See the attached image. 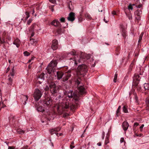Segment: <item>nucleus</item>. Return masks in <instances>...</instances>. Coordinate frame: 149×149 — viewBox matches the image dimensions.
I'll list each match as a JSON object with an SVG mask.
<instances>
[{
  "instance_id": "obj_1",
  "label": "nucleus",
  "mask_w": 149,
  "mask_h": 149,
  "mask_svg": "<svg viewBox=\"0 0 149 149\" xmlns=\"http://www.w3.org/2000/svg\"><path fill=\"white\" fill-rule=\"evenodd\" d=\"M58 99L59 101L61 102V100H63V102L61 103L57 107V111L62 110V111H65L67 109L70 107V104L69 102L65 99H62L61 95H59Z\"/></svg>"
},
{
  "instance_id": "obj_2",
  "label": "nucleus",
  "mask_w": 149,
  "mask_h": 149,
  "mask_svg": "<svg viewBox=\"0 0 149 149\" xmlns=\"http://www.w3.org/2000/svg\"><path fill=\"white\" fill-rule=\"evenodd\" d=\"M81 79L80 77H78L75 80L76 84L77 85L79 94L80 95H83L86 93V91L84 86L81 82Z\"/></svg>"
},
{
  "instance_id": "obj_3",
  "label": "nucleus",
  "mask_w": 149,
  "mask_h": 149,
  "mask_svg": "<svg viewBox=\"0 0 149 149\" xmlns=\"http://www.w3.org/2000/svg\"><path fill=\"white\" fill-rule=\"evenodd\" d=\"M50 90L52 95L56 96L58 94V88L56 86L54 82L50 83L49 85Z\"/></svg>"
},
{
  "instance_id": "obj_4",
  "label": "nucleus",
  "mask_w": 149,
  "mask_h": 149,
  "mask_svg": "<svg viewBox=\"0 0 149 149\" xmlns=\"http://www.w3.org/2000/svg\"><path fill=\"white\" fill-rule=\"evenodd\" d=\"M88 70L87 66L85 64H82L79 65L77 68V73L78 75H81L86 72Z\"/></svg>"
},
{
  "instance_id": "obj_5",
  "label": "nucleus",
  "mask_w": 149,
  "mask_h": 149,
  "mask_svg": "<svg viewBox=\"0 0 149 149\" xmlns=\"http://www.w3.org/2000/svg\"><path fill=\"white\" fill-rule=\"evenodd\" d=\"M57 60H53L49 64L46 69L49 74H50L52 71H54L53 68L56 66Z\"/></svg>"
},
{
  "instance_id": "obj_6",
  "label": "nucleus",
  "mask_w": 149,
  "mask_h": 149,
  "mask_svg": "<svg viewBox=\"0 0 149 149\" xmlns=\"http://www.w3.org/2000/svg\"><path fill=\"white\" fill-rule=\"evenodd\" d=\"M65 95H67L69 98H73L76 101L78 100L79 97L78 95L74 93H73L72 91L66 92Z\"/></svg>"
},
{
  "instance_id": "obj_7",
  "label": "nucleus",
  "mask_w": 149,
  "mask_h": 149,
  "mask_svg": "<svg viewBox=\"0 0 149 149\" xmlns=\"http://www.w3.org/2000/svg\"><path fill=\"white\" fill-rule=\"evenodd\" d=\"M61 128L59 127H58L54 128L51 129L49 130V132L51 134H55L57 136H58V134L57 133L61 130Z\"/></svg>"
},
{
  "instance_id": "obj_8",
  "label": "nucleus",
  "mask_w": 149,
  "mask_h": 149,
  "mask_svg": "<svg viewBox=\"0 0 149 149\" xmlns=\"http://www.w3.org/2000/svg\"><path fill=\"white\" fill-rule=\"evenodd\" d=\"M13 69L12 72L9 75V78L8 79L7 84L9 85H12L13 77L14 75V72Z\"/></svg>"
},
{
  "instance_id": "obj_9",
  "label": "nucleus",
  "mask_w": 149,
  "mask_h": 149,
  "mask_svg": "<svg viewBox=\"0 0 149 149\" xmlns=\"http://www.w3.org/2000/svg\"><path fill=\"white\" fill-rule=\"evenodd\" d=\"M71 70H69L68 71L65 73V76L63 78V81H67L68 79L70 77L71 75Z\"/></svg>"
},
{
  "instance_id": "obj_10",
  "label": "nucleus",
  "mask_w": 149,
  "mask_h": 149,
  "mask_svg": "<svg viewBox=\"0 0 149 149\" xmlns=\"http://www.w3.org/2000/svg\"><path fill=\"white\" fill-rule=\"evenodd\" d=\"M58 41L54 39L52 41V48L53 50H56L58 48Z\"/></svg>"
},
{
  "instance_id": "obj_11",
  "label": "nucleus",
  "mask_w": 149,
  "mask_h": 149,
  "mask_svg": "<svg viewBox=\"0 0 149 149\" xmlns=\"http://www.w3.org/2000/svg\"><path fill=\"white\" fill-rule=\"evenodd\" d=\"M75 14L73 12L70 13L67 17L68 20L71 22L73 21L75 19Z\"/></svg>"
},
{
  "instance_id": "obj_12",
  "label": "nucleus",
  "mask_w": 149,
  "mask_h": 149,
  "mask_svg": "<svg viewBox=\"0 0 149 149\" xmlns=\"http://www.w3.org/2000/svg\"><path fill=\"white\" fill-rule=\"evenodd\" d=\"M51 24L56 27L60 28L61 26L59 22L57 19L54 20L51 23Z\"/></svg>"
},
{
  "instance_id": "obj_13",
  "label": "nucleus",
  "mask_w": 149,
  "mask_h": 149,
  "mask_svg": "<svg viewBox=\"0 0 149 149\" xmlns=\"http://www.w3.org/2000/svg\"><path fill=\"white\" fill-rule=\"evenodd\" d=\"M142 13V11L141 10V9L139 10H137L135 12V14L136 16H137V17H136V18L137 20H140V15Z\"/></svg>"
},
{
  "instance_id": "obj_14",
  "label": "nucleus",
  "mask_w": 149,
  "mask_h": 149,
  "mask_svg": "<svg viewBox=\"0 0 149 149\" xmlns=\"http://www.w3.org/2000/svg\"><path fill=\"white\" fill-rule=\"evenodd\" d=\"M129 127V124L127 122H124L122 124L123 128L125 131H126L127 129Z\"/></svg>"
},
{
  "instance_id": "obj_15",
  "label": "nucleus",
  "mask_w": 149,
  "mask_h": 149,
  "mask_svg": "<svg viewBox=\"0 0 149 149\" xmlns=\"http://www.w3.org/2000/svg\"><path fill=\"white\" fill-rule=\"evenodd\" d=\"M63 73L60 71H58L56 72V75L57 77V79L58 80L61 79L63 75Z\"/></svg>"
},
{
  "instance_id": "obj_16",
  "label": "nucleus",
  "mask_w": 149,
  "mask_h": 149,
  "mask_svg": "<svg viewBox=\"0 0 149 149\" xmlns=\"http://www.w3.org/2000/svg\"><path fill=\"white\" fill-rule=\"evenodd\" d=\"M70 60H71L70 63L71 62L73 63H74V65H77V61H78V62H80V60H77V59H76L75 57H74L73 58H71L70 59Z\"/></svg>"
},
{
  "instance_id": "obj_17",
  "label": "nucleus",
  "mask_w": 149,
  "mask_h": 149,
  "mask_svg": "<svg viewBox=\"0 0 149 149\" xmlns=\"http://www.w3.org/2000/svg\"><path fill=\"white\" fill-rule=\"evenodd\" d=\"M127 8L126 7H125L124 8V10L125 13V14H126L127 16L128 17L129 19L131 20L132 19V16L131 13H130L129 14H127Z\"/></svg>"
},
{
  "instance_id": "obj_18",
  "label": "nucleus",
  "mask_w": 149,
  "mask_h": 149,
  "mask_svg": "<svg viewBox=\"0 0 149 149\" xmlns=\"http://www.w3.org/2000/svg\"><path fill=\"white\" fill-rule=\"evenodd\" d=\"M13 43L17 47H18L19 46L20 41L17 38L14 40Z\"/></svg>"
},
{
  "instance_id": "obj_19",
  "label": "nucleus",
  "mask_w": 149,
  "mask_h": 149,
  "mask_svg": "<svg viewBox=\"0 0 149 149\" xmlns=\"http://www.w3.org/2000/svg\"><path fill=\"white\" fill-rule=\"evenodd\" d=\"M52 99L50 98L48 99L44 102L43 103L47 105H48L51 103Z\"/></svg>"
},
{
  "instance_id": "obj_20",
  "label": "nucleus",
  "mask_w": 149,
  "mask_h": 149,
  "mask_svg": "<svg viewBox=\"0 0 149 149\" xmlns=\"http://www.w3.org/2000/svg\"><path fill=\"white\" fill-rule=\"evenodd\" d=\"M146 110L149 111V96L146 98Z\"/></svg>"
},
{
  "instance_id": "obj_21",
  "label": "nucleus",
  "mask_w": 149,
  "mask_h": 149,
  "mask_svg": "<svg viewBox=\"0 0 149 149\" xmlns=\"http://www.w3.org/2000/svg\"><path fill=\"white\" fill-rule=\"evenodd\" d=\"M33 97L36 102L37 101V89H36L33 94Z\"/></svg>"
},
{
  "instance_id": "obj_22",
  "label": "nucleus",
  "mask_w": 149,
  "mask_h": 149,
  "mask_svg": "<svg viewBox=\"0 0 149 149\" xmlns=\"http://www.w3.org/2000/svg\"><path fill=\"white\" fill-rule=\"evenodd\" d=\"M140 80V76L139 75L135 74L133 77L134 81H139Z\"/></svg>"
},
{
  "instance_id": "obj_23",
  "label": "nucleus",
  "mask_w": 149,
  "mask_h": 149,
  "mask_svg": "<svg viewBox=\"0 0 149 149\" xmlns=\"http://www.w3.org/2000/svg\"><path fill=\"white\" fill-rule=\"evenodd\" d=\"M109 135L108 134L106 136L105 139V140L104 142V144L106 145L107 143H109Z\"/></svg>"
},
{
  "instance_id": "obj_24",
  "label": "nucleus",
  "mask_w": 149,
  "mask_h": 149,
  "mask_svg": "<svg viewBox=\"0 0 149 149\" xmlns=\"http://www.w3.org/2000/svg\"><path fill=\"white\" fill-rule=\"evenodd\" d=\"M83 55H84L85 56V58L86 59H88L90 57V54H87L82 53L81 54V56H83Z\"/></svg>"
},
{
  "instance_id": "obj_25",
  "label": "nucleus",
  "mask_w": 149,
  "mask_h": 149,
  "mask_svg": "<svg viewBox=\"0 0 149 149\" xmlns=\"http://www.w3.org/2000/svg\"><path fill=\"white\" fill-rule=\"evenodd\" d=\"M44 73H42L38 77V78L40 79H42V80H43L44 79Z\"/></svg>"
},
{
  "instance_id": "obj_26",
  "label": "nucleus",
  "mask_w": 149,
  "mask_h": 149,
  "mask_svg": "<svg viewBox=\"0 0 149 149\" xmlns=\"http://www.w3.org/2000/svg\"><path fill=\"white\" fill-rule=\"evenodd\" d=\"M85 16L87 19H91V16L88 13H86L85 15Z\"/></svg>"
},
{
  "instance_id": "obj_27",
  "label": "nucleus",
  "mask_w": 149,
  "mask_h": 149,
  "mask_svg": "<svg viewBox=\"0 0 149 149\" xmlns=\"http://www.w3.org/2000/svg\"><path fill=\"white\" fill-rule=\"evenodd\" d=\"M70 54H71L74 56H77L78 55V54L74 50H73L70 52Z\"/></svg>"
},
{
  "instance_id": "obj_28",
  "label": "nucleus",
  "mask_w": 149,
  "mask_h": 149,
  "mask_svg": "<svg viewBox=\"0 0 149 149\" xmlns=\"http://www.w3.org/2000/svg\"><path fill=\"white\" fill-rule=\"evenodd\" d=\"M17 132L18 133L20 134H23L24 133V131L21 129H18L17 130Z\"/></svg>"
},
{
  "instance_id": "obj_29",
  "label": "nucleus",
  "mask_w": 149,
  "mask_h": 149,
  "mask_svg": "<svg viewBox=\"0 0 149 149\" xmlns=\"http://www.w3.org/2000/svg\"><path fill=\"white\" fill-rule=\"evenodd\" d=\"M38 100L40 98L42 95V93L38 89Z\"/></svg>"
},
{
  "instance_id": "obj_30",
  "label": "nucleus",
  "mask_w": 149,
  "mask_h": 149,
  "mask_svg": "<svg viewBox=\"0 0 149 149\" xmlns=\"http://www.w3.org/2000/svg\"><path fill=\"white\" fill-rule=\"evenodd\" d=\"M139 81H134V80H133V85L134 86H138V85L139 84Z\"/></svg>"
},
{
  "instance_id": "obj_31",
  "label": "nucleus",
  "mask_w": 149,
  "mask_h": 149,
  "mask_svg": "<svg viewBox=\"0 0 149 149\" xmlns=\"http://www.w3.org/2000/svg\"><path fill=\"white\" fill-rule=\"evenodd\" d=\"M143 34H144V33L143 32H142L141 33V34L139 36V40H138L139 42H140L141 41Z\"/></svg>"
},
{
  "instance_id": "obj_32",
  "label": "nucleus",
  "mask_w": 149,
  "mask_h": 149,
  "mask_svg": "<svg viewBox=\"0 0 149 149\" xmlns=\"http://www.w3.org/2000/svg\"><path fill=\"white\" fill-rule=\"evenodd\" d=\"M123 112L125 113L128 112L127 109L125 106H124L123 108Z\"/></svg>"
},
{
  "instance_id": "obj_33",
  "label": "nucleus",
  "mask_w": 149,
  "mask_h": 149,
  "mask_svg": "<svg viewBox=\"0 0 149 149\" xmlns=\"http://www.w3.org/2000/svg\"><path fill=\"white\" fill-rule=\"evenodd\" d=\"M149 85L148 84L145 83L144 84V88L145 90H148V89Z\"/></svg>"
},
{
  "instance_id": "obj_34",
  "label": "nucleus",
  "mask_w": 149,
  "mask_h": 149,
  "mask_svg": "<svg viewBox=\"0 0 149 149\" xmlns=\"http://www.w3.org/2000/svg\"><path fill=\"white\" fill-rule=\"evenodd\" d=\"M25 14L26 17L25 18V19L26 20L29 17V13L28 12H25Z\"/></svg>"
},
{
  "instance_id": "obj_35",
  "label": "nucleus",
  "mask_w": 149,
  "mask_h": 149,
  "mask_svg": "<svg viewBox=\"0 0 149 149\" xmlns=\"http://www.w3.org/2000/svg\"><path fill=\"white\" fill-rule=\"evenodd\" d=\"M117 77L118 74L116 73L115 75L114 78L113 80V81L114 82H116V79L117 78Z\"/></svg>"
},
{
  "instance_id": "obj_36",
  "label": "nucleus",
  "mask_w": 149,
  "mask_h": 149,
  "mask_svg": "<svg viewBox=\"0 0 149 149\" xmlns=\"http://www.w3.org/2000/svg\"><path fill=\"white\" fill-rule=\"evenodd\" d=\"M24 55L26 56H28L30 55V53L27 51H25L24 53Z\"/></svg>"
},
{
  "instance_id": "obj_37",
  "label": "nucleus",
  "mask_w": 149,
  "mask_h": 149,
  "mask_svg": "<svg viewBox=\"0 0 149 149\" xmlns=\"http://www.w3.org/2000/svg\"><path fill=\"white\" fill-rule=\"evenodd\" d=\"M121 108V106H119L118 107V109H117V111H116V115H117V116H118V113L119 112L120 110V109Z\"/></svg>"
},
{
  "instance_id": "obj_38",
  "label": "nucleus",
  "mask_w": 149,
  "mask_h": 149,
  "mask_svg": "<svg viewBox=\"0 0 149 149\" xmlns=\"http://www.w3.org/2000/svg\"><path fill=\"white\" fill-rule=\"evenodd\" d=\"M122 35L123 37L124 38V39L126 38V32L125 31H123V33H122Z\"/></svg>"
},
{
  "instance_id": "obj_39",
  "label": "nucleus",
  "mask_w": 149,
  "mask_h": 149,
  "mask_svg": "<svg viewBox=\"0 0 149 149\" xmlns=\"http://www.w3.org/2000/svg\"><path fill=\"white\" fill-rule=\"evenodd\" d=\"M59 20L61 22H65V18L64 17H62Z\"/></svg>"
},
{
  "instance_id": "obj_40",
  "label": "nucleus",
  "mask_w": 149,
  "mask_h": 149,
  "mask_svg": "<svg viewBox=\"0 0 149 149\" xmlns=\"http://www.w3.org/2000/svg\"><path fill=\"white\" fill-rule=\"evenodd\" d=\"M54 5H52V6H50L49 7V8L50 9H51V10L52 12H53V11L54 10Z\"/></svg>"
},
{
  "instance_id": "obj_41",
  "label": "nucleus",
  "mask_w": 149,
  "mask_h": 149,
  "mask_svg": "<svg viewBox=\"0 0 149 149\" xmlns=\"http://www.w3.org/2000/svg\"><path fill=\"white\" fill-rule=\"evenodd\" d=\"M2 101V94L0 92V107L1 105V102Z\"/></svg>"
},
{
  "instance_id": "obj_42",
  "label": "nucleus",
  "mask_w": 149,
  "mask_h": 149,
  "mask_svg": "<svg viewBox=\"0 0 149 149\" xmlns=\"http://www.w3.org/2000/svg\"><path fill=\"white\" fill-rule=\"evenodd\" d=\"M35 41L33 39H30V42L31 44H33L34 43Z\"/></svg>"
},
{
  "instance_id": "obj_43",
  "label": "nucleus",
  "mask_w": 149,
  "mask_h": 149,
  "mask_svg": "<svg viewBox=\"0 0 149 149\" xmlns=\"http://www.w3.org/2000/svg\"><path fill=\"white\" fill-rule=\"evenodd\" d=\"M128 8L129 10H132L133 9V7H132V6L131 5V4H130L128 7Z\"/></svg>"
},
{
  "instance_id": "obj_44",
  "label": "nucleus",
  "mask_w": 149,
  "mask_h": 149,
  "mask_svg": "<svg viewBox=\"0 0 149 149\" xmlns=\"http://www.w3.org/2000/svg\"><path fill=\"white\" fill-rule=\"evenodd\" d=\"M136 7L138 8H141L143 7V5L141 4L136 5Z\"/></svg>"
},
{
  "instance_id": "obj_45",
  "label": "nucleus",
  "mask_w": 149,
  "mask_h": 149,
  "mask_svg": "<svg viewBox=\"0 0 149 149\" xmlns=\"http://www.w3.org/2000/svg\"><path fill=\"white\" fill-rule=\"evenodd\" d=\"M57 32L59 34H60L61 33V29L60 28L58 29L57 30Z\"/></svg>"
},
{
  "instance_id": "obj_46",
  "label": "nucleus",
  "mask_w": 149,
  "mask_h": 149,
  "mask_svg": "<svg viewBox=\"0 0 149 149\" xmlns=\"http://www.w3.org/2000/svg\"><path fill=\"white\" fill-rule=\"evenodd\" d=\"M49 1L51 3H53L55 4L56 3V0H49Z\"/></svg>"
},
{
  "instance_id": "obj_47",
  "label": "nucleus",
  "mask_w": 149,
  "mask_h": 149,
  "mask_svg": "<svg viewBox=\"0 0 149 149\" xmlns=\"http://www.w3.org/2000/svg\"><path fill=\"white\" fill-rule=\"evenodd\" d=\"M144 126V125L143 124H142L140 127V130L142 132V129Z\"/></svg>"
},
{
  "instance_id": "obj_48",
  "label": "nucleus",
  "mask_w": 149,
  "mask_h": 149,
  "mask_svg": "<svg viewBox=\"0 0 149 149\" xmlns=\"http://www.w3.org/2000/svg\"><path fill=\"white\" fill-rule=\"evenodd\" d=\"M32 22V19H30L28 20L27 22V24L28 25H29L30 23L31 22Z\"/></svg>"
},
{
  "instance_id": "obj_49",
  "label": "nucleus",
  "mask_w": 149,
  "mask_h": 149,
  "mask_svg": "<svg viewBox=\"0 0 149 149\" xmlns=\"http://www.w3.org/2000/svg\"><path fill=\"white\" fill-rule=\"evenodd\" d=\"M8 149H15V147L14 146H9L8 148Z\"/></svg>"
},
{
  "instance_id": "obj_50",
  "label": "nucleus",
  "mask_w": 149,
  "mask_h": 149,
  "mask_svg": "<svg viewBox=\"0 0 149 149\" xmlns=\"http://www.w3.org/2000/svg\"><path fill=\"white\" fill-rule=\"evenodd\" d=\"M23 99H26V100H27L28 99V97L27 95H24L23 97Z\"/></svg>"
},
{
  "instance_id": "obj_51",
  "label": "nucleus",
  "mask_w": 149,
  "mask_h": 149,
  "mask_svg": "<svg viewBox=\"0 0 149 149\" xmlns=\"http://www.w3.org/2000/svg\"><path fill=\"white\" fill-rule=\"evenodd\" d=\"M105 135V132H103L102 133V139H104V136Z\"/></svg>"
},
{
  "instance_id": "obj_52",
  "label": "nucleus",
  "mask_w": 149,
  "mask_h": 149,
  "mask_svg": "<svg viewBox=\"0 0 149 149\" xmlns=\"http://www.w3.org/2000/svg\"><path fill=\"white\" fill-rule=\"evenodd\" d=\"M49 87L47 86H46L45 88V90L46 91H47L48 90H49Z\"/></svg>"
},
{
  "instance_id": "obj_53",
  "label": "nucleus",
  "mask_w": 149,
  "mask_h": 149,
  "mask_svg": "<svg viewBox=\"0 0 149 149\" xmlns=\"http://www.w3.org/2000/svg\"><path fill=\"white\" fill-rule=\"evenodd\" d=\"M124 141V139L123 138H121L120 139V142L121 143H123Z\"/></svg>"
},
{
  "instance_id": "obj_54",
  "label": "nucleus",
  "mask_w": 149,
  "mask_h": 149,
  "mask_svg": "<svg viewBox=\"0 0 149 149\" xmlns=\"http://www.w3.org/2000/svg\"><path fill=\"white\" fill-rule=\"evenodd\" d=\"M68 115H69V114H68V113H65V114H64V115H63V117H66V116H68Z\"/></svg>"
},
{
  "instance_id": "obj_55",
  "label": "nucleus",
  "mask_w": 149,
  "mask_h": 149,
  "mask_svg": "<svg viewBox=\"0 0 149 149\" xmlns=\"http://www.w3.org/2000/svg\"><path fill=\"white\" fill-rule=\"evenodd\" d=\"M139 125V123H135L134 124V126L136 127Z\"/></svg>"
},
{
  "instance_id": "obj_56",
  "label": "nucleus",
  "mask_w": 149,
  "mask_h": 149,
  "mask_svg": "<svg viewBox=\"0 0 149 149\" xmlns=\"http://www.w3.org/2000/svg\"><path fill=\"white\" fill-rule=\"evenodd\" d=\"M1 104L2 105V106H1V108H3L6 106L3 104V102Z\"/></svg>"
},
{
  "instance_id": "obj_57",
  "label": "nucleus",
  "mask_w": 149,
  "mask_h": 149,
  "mask_svg": "<svg viewBox=\"0 0 149 149\" xmlns=\"http://www.w3.org/2000/svg\"><path fill=\"white\" fill-rule=\"evenodd\" d=\"M93 63H94V64H92V65L91 67H94L95 66V62H94L93 60Z\"/></svg>"
},
{
  "instance_id": "obj_58",
  "label": "nucleus",
  "mask_w": 149,
  "mask_h": 149,
  "mask_svg": "<svg viewBox=\"0 0 149 149\" xmlns=\"http://www.w3.org/2000/svg\"><path fill=\"white\" fill-rule=\"evenodd\" d=\"M112 14L113 15H116V12L115 11H113L112 12Z\"/></svg>"
},
{
  "instance_id": "obj_59",
  "label": "nucleus",
  "mask_w": 149,
  "mask_h": 149,
  "mask_svg": "<svg viewBox=\"0 0 149 149\" xmlns=\"http://www.w3.org/2000/svg\"><path fill=\"white\" fill-rule=\"evenodd\" d=\"M70 149H72L74 148V146H72V145H70Z\"/></svg>"
},
{
  "instance_id": "obj_60",
  "label": "nucleus",
  "mask_w": 149,
  "mask_h": 149,
  "mask_svg": "<svg viewBox=\"0 0 149 149\" xmlns=\"http://www.w3.org/2000/svg\"><path fill=\"white\" fill-rule=\"evenodd\" d=\"M137 90L138 91H139L140 89H141V87H139V86H137Z\"/></svg>"
},
{
  "instance_id": "obj_61",
  "label": "nucleus",
  "mask_w": 149,
  "mask_h": 149,
  "mask_svg": "<svg viewBox=\"0 0 149 149\" xmlns=\"http://www.w3.org/2000/svg\"><path fill=\"white\" fill-rule=\"evenodd\" d=\"M28 147L27 146H24L22 149H27Z\"/></svg>"
},
{
  "instance_id": "obj_62",
  "label": "nucleus",
  "mask_w": 149,
  "mask_h": 149,
  "mask_svg": "<svg viewBox=\"0 0 149 149\" xmlns=\"http://www.w3.org/2000/svg\"><path fill=\"white\" fill-rule=\"evenodd\" d=\"M97 145L99 146H100L101 145V142H100L97 143Z\"/></svg>"
},
{
  "instance_id": "obj_63",
  "label": "nucleus",
  "mask_w": 149,
  "mask_h": 149,
  "mask_svg": "<svg viewBox=\"0 0 149 149\" xmlns=\"http://www.w3.org/2000/svg\"><path fill=\"white\" fill-rule=\"evenodd\" d=\"M74 144V142L73 141H72L71 143V145H73Z\"/></svg>"
},
{
  "instance_id": "obj_64",
  "label": "nucleus",
  "mask_w": 149,
  "mask_h": 149,
  "mask_svg": "<svg viewBox=\"0 0 149 149\" xmlns=\"http://www.w3.org/2000/svg\"><path fill=\"white\" fill-rule=\"evenodd\" d=\"M105 149H111L109 147H108V146H107L106 147Z\"/></svg>"
}]
</instances>
